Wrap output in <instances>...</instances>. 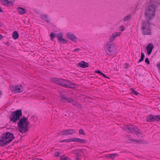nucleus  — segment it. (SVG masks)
Segmentation results:
<instances>
[{
  "instance_id": "obj_8",
  "label": "nucleus",
  "mask_w": 160,
  "mask_h": 160,
  "mask_svg": "<svg viewBox=\"0 0 160 160\" xmlns=\"http://www.w3.org/2000/svg\"><path fill=\"white\" fill-rule=\"evenodd\" d=\"M10 142L5 133H3L0 137V146H6Z\"/></svg>"
},
{
  "instance_id": "obj_9",
  "label": "nucleus",
  "mask_w": 160,
  "mask_h": 160,
  "mask_svg": "<svg viewBox=\"0 0 160 160\" xmlns=\"http://www.w3.org/2000/svg\"><path fill=\"white\" fill-rule=\"evenodd\" d=\"M23 90V87L21 85H13L11 88L12 92H14L15 93L21 92Z\"/></svg>"
},
{
  "instance_id": "obj_23",
  "label": "nucleus",
  "mask_w": 160,
  "mask_h": 160,
  "mask_svg": "<svg viewBox=\"0 0 160 160\" xmlns=\"http://www.w3.org/2000/svg\"><path fill=\"white\" fill-rule=\"evenodd\" d=\"M118 154L116 153L108 154L106 155L105 157L107 158H111L112 159H114L115 158V157Z\"/></svg>"
},
{
  "instance_id": "obj_44",
  "label": "nucleus",
  "mask_w": 160,
  "mask_h": 160,
  "mask_svg": "<svg viewBox=\"0 0 160 160\" xmlns=\"http://www.w3.org/2000/svg\"><path fill=\"white\" fill-rule=\"evenodd\" d=\"M74 138H71L69 139L70 141V142H75V139H74Z\"/></svg>"
},
{
  "instance_id": "obj_55",
  "label": "nucleus",
  "mask_w": 160,
  "mask_h": 160,
  "mask_svg": "<svg viewBox=\"0 0 160 160\" xmlns=\"http://www.w3.org/2000/svg\"><path fill=\"white\" fill-rule=\"evenodd\" d=\"M42 160V159H40V160Z\"/></svg>"
},
{
  "instance_id": "obj_38",
  "label": "nucleus",
  "mask_w": 160,
  "mask_h": 160,
  "mask_svg": "<svg viewBox=\"0 0 160 160\" xmlns=\"http://www.w3.org/2000/svg\"><path fill=\"white\" fill-rule=\"evenodd\" d=\"M129 67V64L127 63L125 64L124 66V68L125 69H128Z\"/></svg>"
},
{
  "instance_id": "obj_43",
  "label": "nucleus",
  "mask_w": 160,
  "mask_h": 160,
  "mask_svg": "<svg viewBox=\"0 0 160 160\" xmlns=\"http://www.w3.org/2000/svg\"><path fill=\"white\" fill-rule=\"evenodd\" d=\"M144 57H145V56H144V53L143 52H142L141 53V58H144Z\"/></svg>"
},
{
  "instance_id": "obj_11",
  "label": "nucleus",
  "mask_w": 160,
  "mask_h": 160,
  "mask_svg": "<svg viewBox=\"0 0 160 160\" xmlns=\"http://www.w3.org/2000/svg\"><path fill=\"white\" fill-rule=\"evenodd\" d=\"M76 132V131L74 129L63 130L60 132V134L62 135L68 136L72 135Z\"/></svg>"
},
{
  "instance_id": "obj_40",
  "label": "nucleus",
  "mask_w": 160,
  "mask_h": 160,
  "mask_svg": "<svg viewBox=\"0 0 160 160\" xmlns=\"http://www.w3.org/2000/svg\"><path fill=\"white\" fill-rule=\"evenodd\" d=\"M145 62L148 64H150V62L148 58H146L145 59Z\"/></svg>"
},
{
  "instance_id": "obj_15",
  "label": "nucleus",
  "mask_w": 160,
  "mask_h": 160,
  "mask_svg": "<svg viewBox=\"0 0 160 160\" xmlns=\"http://www.w3.org/2000/svg\"><path fill=\"white\" fill-rule=\"evenodd\" d=\"M5 133L10 142L14 139V136L12 133L8 132H5Z\"/></svg>"
},
{
  "instance_id": "obj_27",
  "label": "nucleus",
  "mask_w": 160,
  "mask_h": 160,
  "mask_svg": "<svg viewBox=\"0 0 160 160\" xmlns=\"http://www.w3.org/2000/svg\"><path fill=\"white\" fill-rule=\"evenodd\" d=\"M56 37L57 38L58 40V41L60 39H61L63 37V34L61 33H58L56 35Z\"/></svg>"
},
{
  "instance_id": "obj_17",
  "label": "nucleus",
  "mask_w": 160,
  "mask_h": 160,
  "mask_svg": "<svg viewBox=\"0 0 160 160\" xmlns=\"http://www.w3.org/2000/svg\"><path fill=\"white\" fill-rule=\"evenodd\" d=\"M149 2L150 4L157 7L160 4V0H149Z\"/></svg>"
},
{
  "instance_id": "obj_52",
  "label": "nucleus",
  "mask_w": 160,
  "mask_h": 160,
  "mask_svg": "<svg viewBox=\"0 0 160 160\" xmlns=\"http://www.w3.org/2000/svg\"><path fill=\"white\" fill-rule=\"evenodd\" d=\"M3 11H2L1 9V7H0V12H2Z\"/></svg>"
},
{
  "instance_id": "obj_4",
  "label": "nucleus",
  "mask_w": 160,
  "mask_h": 160,
  "mask_svg": "<svg viewBox=\"0 0 160 160\" xmlns=\"http://www.w3.org/2000/svg\"><path fill=\"white\" fill-rule=\"evenodd\" d=\"M22 110L21 109L17 110L12 112L10 117V121L16 123V122L20 120V118L22 115Z\"/></svg>"
},
{
  "instance_id": "obj_45",
  "label": "nucleus",
  "mask_w": 160,
  "mask_h": 160,
  "mask_svg": "<svg viewBox=\"0 0 160 160\" xmlns=\"http://www.w3.org/2000/svg\"><path fill=\"white\" fill-rule=\"evenodd\" d=\"M124 26H121L120 28V31H122L124 30Z\"/></svg>"
},
{
  "instance_id": "obj_56",
  "label": "nucleus",
  "mask_w": 160,
  "mask_h": 160,
  "mask_svg": "<svg viewBox=\"0 0 160 160\" xmlns=\"http://www.w3.org/2000/svg\"><path fill=\"white\" fill-rule=\"evenodd\" d=\"M0 160H1V159H0Z\"/></svg>"
},
{
  "instance_id": "obj_54",
  "label": "nucleus",
  "mask_w": 160,
  "mask_h": 160,
  "mask_svg": "<svg viewBox=\"0 0 160 160\" xmlns=\"http://www.w3.org/2000/svg\"><path fill=\"white\" fill-rule=\"evenodd\" d=\"M17 142H18V141H17V142H16V143H17Z\"/></svg>"
},
{
  "instance_id": "obj_33",
  "label": "nucleus",
  "mask_w": 160,
  "mask_h": 160,
  "mask_svg": "<svg viewBox=\"0 0 160 160\" xmlns=\"http://www.w3.org/2000/svg\"><path fill=\"white\" fill-rule=\"evenodd\" d=\"M61 154V153L60 152H55L54 153V156L57 157H58Z\"/></svg>"
},
{
  "instance_id": "obj_14",
  "label": "nucleus",
  "mask_w": 160,
  "mask_h": 160,
  "mask_svg": "<svg viewBox=\"0 0 160 160\" xmlns=\"http://www.w3.org/2000/svg\"><path fill=\"white\" fill-rule=\"evenodd\" d=\"M40 17L42 20L45 21L48 23L49 22L48 15L47 14H41L40 15Z\"/></svg>"
},
{
  "instance_id": "obj_24",
  "label": "nucleus",
  "mask_w": 160,
  "mask_h": 160,
  "mask_svg": "<svg viewBox=\"0 0 160 160\" xmlns=\"http://www.w3.org/2000/svg\"><path fill=\"white\" fill-rule=\"evenodd\" d=\"M12 36L15 39H17L19 36L18 32L16 31H14L12 33Z\"/></svg>"
},
{
  "instance_id": "obj_6",
  "label": "nucleus",
  "mask_w": 160,
  "mask_h": 160,
  "mask_svg": "<svg viewBox=\"0 0 160 160\" xmlns=\"http://www.w3.org/2000/svg\"><path fill=\"white\" fill-rule=\"evenodd\" d=\"M52 81L58 84L67 88L71 87L70 85H72L69 81L61 78H53Z\"/></svg>"
},
{
  "instance_id": "obj_12",
  "label": "nucleus",
  "mask_w": 160,
  "mask_h": 160,
  "mask_svg": "<svg viewBox=\"0 0 160 160\" xmlns=\"http://www.w3.org/2000/svg\"><path fill=\"white\" fill-rule=\"evenodd\" d=\"M67 36L68 38L73 42L77 41V38L74 34L72 32H68L67 34Z\"/></svg>"
},
{
  "instance_id": "obj_34",
  "label": "nucleus",
  "mask_w": 160,
  "mask_h": 160,
  "mask_svg": "<svg viewBox=\"0 0 160 160\" xmlns=\"http://www.w3.org/2000/svg\"><path fill=\"white\" fill-rule=\"evenodd\" d=\"M121 33L120 32H115L114 33H113V34L114 35L115 37L116 38V37L120 35Z\"/></svg>"
},
{
  "instance_id": "obj_31",
  "label": "nucleus",
  "mask_w": 160,
  "mask_h": 160,
  "mask_svg": "<svg viewBox=\"0 0 160 160\" xmlns=\"http://www.w3.org/2000/svg\"><path fill=\"white\" fill-rule=\"evenodd\" d=\"M79 134L82 135H85V134L83 130L82 129H80L79 130Z\"/></svg>"
},
{
  "instance_id": "obj_18",
  "label": "nucleus",
  "mask_w": 160,
  "mask_h": 160,
  "mask_svg": "<svg viewBox=\"0 0 160 160\" xmlns=\"http://www.w3.org/2000/svg\"><path fill=\"white\" fill-rule=\"evenodd\" d=\"M78 65L80 67L83 68L88 67L89 66L88 64V63L83 61L79 62L78 64Z\"/></svg>"
},
{
  "instance_id": "obj_3",
  "label": "nucleus",
  "mask_w": 160,
  "mask_h": 160,
  "mask_svg": "<svg viewBox=\"0 0 160 160\" xmlns=\"http://www.w3.org/2000/svg\"><path fill=\"white\" fill-rule=\"evenodd\" d=\"M156 7L153 5L150 4L145 8V14L148 19L151 20L154 17Z\"/></svg>"
},
{
  "instance_id": "obj_42",
  "label": "nucleus",
  "mask_w": 160,
  "mask_h": 160,
  "mask_svg": "<svg viewBox=\"0 0 160 160\" xmlns=\"http://www.w3.org/2000/svg\"><path fill=\"white\" fill-rule=\"evenodd\" d=\"M144 58H141L139 60V61H138V63H139L143 61Z\"/></svg>"
},
{
  "instance_id": "obj_2",
  "label": "nucleus",
  "mask_w": 160,
  "mask_h": 160,
  "mask_svg": "<svg viewBox=\"0 0 160 160\" xmlns=\"http://www.w3.org/2000/svg\"><path fill=\"white\" fill-rule=\"evenodd\" d=\"M122 128L129 133L134 132L138 137H142V136H141L142 134V132L140 129L138 128L135 126L132 125H128L123 126Z\"/></svg>"
},
{
  "instance_id": "obj_16",
  "label": "nucleus",
  "mask_w": 160,
  "mask_h": 160,
  "mask_svg": "<svg viewBox=\"0 0 160 160\" xmlns=\"http://www.w3.org/2000/svg\"><path fill=\"white\" fill-rule=\"evenodd\" d=\"M130 140L132 142H135L137 143H140L141 144H146L148 143L147 141H143L141 140H136L134 139H130Z\"/></svg>"
},
{
  "instance_id": "obj_50",
  "label": "nucleus",
  "mask_w": 160,
  "mask_h": 160,
  "mask_svg": "<svg viewBox=\"0 0 160 160\" xmlns=\"http://www.w3.org/2000/svg\"><path fill=\"white\" fill-rule=\"evenodd\" d=\"M60 142H65V140H62V141H59Z\"/></svg>"
},
{
  "instance_id": "obj_1",
  "label": "nucleus",
  "mask_w": 160,
  "mask_h": 160,
  "mask_svg": "<svg viewBox=\"0 0 160 160\" xmlns=\"http://www.w3.org/2000/svg\"><path fill=\"white\" fill-rule=\"evenodd\" d=\"M20 132L22 133L27 132L29 129L28 119L26 117H23L21 118L18 123Z\"/></svg>"
},
{
  "instance_id": "obj_46",
  "label": "nucleus",
  "mask_w": 160,
  "mask_h": 160,
  "mask_svg": "<svg viewBox=\"0 0 160 160\" xmlns=\"http://www.w3.org/2000/svg\"><path fill=\"white\" fill-rule=\"evenodd\" d=\"M80 50V49L79 48H77L74 49L73 50V52H76L77 51H79Z\"/></svg>"
},
{
  "instance_id": "obj_47",
  "label": "nucleus",
  "mask_w": 160,
  "mask_h": 160,
  "mask_svg": "<svg viewBox=\"0 0 160 160\" xmlns=\"http://www.w3.org/2000/svg\"><path fill=\"white\" fill-rule=\"evenodd\" d=\"M101 76H103V77H104L106 78H108V79H109V78L108 77H107L104 74V73H102V75Z\"/></svg>"
},
{
  "instance_id": "obj_26",
  "label": "nucleus",
  "mask_w": 160,
  "mask_h": 160,
  "mask_svg": "<svg viewBox=\"0 0 160 160\" xmlns=\"http://www.w3.org/2000/svg\"><path fill=\"white\" fill-rule=\"evenodd\" d=\"M154 121H160V115L154 116Z\"/></svg>"
},
{
  "instance_id": "obj_29",
  "label": "nucleus",
  "mask_w": 160,
  "mask_h": 160,
  "mask_svg": "<svg viewBox=\"0 0 160 160\" xmlns=\"http://www.w3.org/2000/svg\"><path fill=\"white\" fill-rule=\"evenodd\" d=\"M59 42H61L63 43H66L67 42V40L63 39L62 38L58 40Z\"/></svg>"
},
{
  "instance_id": "obj_19",
  "label": "nucleus",
  "mask_w": 160,
  "mask_h": 160,
  "mask_svg": "<svg viewBox=\"0 0 160 160\" xmlns=\"http://www.w3.org/2000/svg\"><path fill=\"white\" fill-rule=\"evenodd\" d=\"M69 103H72V105L74 106H76L77 107L80 108L81 107L80 105L77 102L74 101L73 99L71 98Z\"/></svg>"
},
{
  "instance_id": "obj_10",
  "label": "nucleus",
  "mask_w": 160,
  "mask_h": 160,
  "mask_svg": "<svg viewBox=\"0 0 160 160\" xmlns=\"http://www.w3.org/2000/svg\"><path fill=\"white\" fill-rule=\"evenodd\" d=\"M64 92H59V97L61 98V101L64 102H67L69 103L71 98L67 97L64 94Z\"/></svg>"
},
{
  "instance_id": "obj_22",
  "label": "nucleus",
  "mask_w": 160,
  "mask_h": 160,
  "mask_svg": "<svg viewBox=\"0 0 160 160\" xmlns=\"http://www.w3.org/2000/svg\"><path fill=\"white\" fill-rule=\"evenodd\" d=\"M17 10L18 13L20 14H23L26 13L25 10L22 8L18 7Z\"/></svg>"
},
{
  "instance_id": "obj_21",
  "label": "nucleus",
  "mask_w": 160,
  "mask_h": 160,
  "mask_svg": "<svg viewBox=\"0 0 160 160\" xmlns=\"http://www.w3.org/2000/svg\"><path fill=\"white\" fill-rule=\"evenodd\" d=\"M75 142H80L81 143H85L86 142V141L85 139L77 138H74Z\"/></svg>"
},
{
  "instance_id": "obj_13",
  "label": "nucleus",
  "mask_w": 160,
  "mask_h": 160,
  "mask_svg": "<svg viewBox=\"0 0 160 160\" xmlns=\"http://www.w3.org/2000/svg\"><path fill=\"white\" fill-rule=\"evenodd\" d=\"M154 48L153 45L151 43L148 44L146 47V50L148 55H149L151 53L153 49Z\"/></svg>"
},
{
  "instance_id": "obj_53",
  "label": "nucleus",
  "mask_w": 160,
  "mask_h": 160,
  "mask_svg": "<svg viewBox=\"0 0 160 160\" xmlns=\"http://www.w3.org/2000/svg\"><path fill=\"white\" fill-rule=\"evenodd\" d=\"M8 43L7 42V44L8 45H9L8 44Z\"/></svg>"
},
{
  "instance_id": "obj_28",
  "label": "nucleus",
  "mask_w": 160,
  "mask_h": 160,
  "mask_svg": "<svg viewBox=\"0 0 160 160\" xmlns=\"http://www.w3.org/2000/svg\"><path fill=\"white\" fill-rule=\"evenodd\" d=\"M115 38V37L114 35L113 34L109 38L110 42H112L114 41Z\"/></svg>"
},
{
  "instance_id": "obj_39",
  "label": "nucleus",
  "mask_w": 160,
  "mask_h": 160,
  "mask_svg": "<svg viewBox=\"0 0 160 160\" xmlns=\"http://www.w3.org/2000/svg\"><path fill=\"white\" fill-rule=\"evenodd\" d=\"M95 72H96L97 73H98L101 76L102 75V74L103 73L102 72H101V71H100L99 70H97V71H95Z\"/></svg>"
},
{
  "instance_id": "obj_25",
  "label": "nucleus",
  "mask_w": 160,
  "mask_h": 160,
  "mask_svg": "<svg viewBox=\"0 0 160 160\" xmlns=\"http://www.w3.org/2000/svg\"><path fill=\"white\" fill-rule=\"evenodd\" d=\"M131 17V15L130 14H128L124 18L123 21L125 22L128 21L130 19Z\"/></svg>"
},
{
  "instance_id": "obj_20",
  "label": "nucleus",
  "mask_w": 160,
  "mask_h": 160,
  "mask_svg": "<svg viewBox=\"0 0 160 160\" xmlns=\"http://www.w3.org/2000/svg\"><path fill=\"white\" fill-rule=\"evenodd\" d=\"M154 115H149L147 116L146 121L148 122H152L154 121Z\"/></svg>"
},
{
  "instance_id": "obj_32",
  "label": "nucleus",
  "mask_w": 160,
  "mask_h": 160,
  "mask_svg": "<svg viewBox=\"0 0 160 160\" xmlns=\"http://www.w3.org/2000/svg\"><path fill=\"white\" fill-rule=\"evenodd\" d=\"M76 157V160H81V155L79 154H77Z\"/></svg>"
},
{
  "instance_id": "obj_5",
  "label": "nucleus",
  "mask_w": 160,
  "mask_h": 160,
  "mask_svg": "<svg viewBox=\"0 0 160 160\" xmlns=\"http://www.w3.org/2000/svg\"><path fill=\"white\" fill-rule=\"evenodd\" d=\"M152 26L151 23L148 20L143 22L142 27V33L145 35H150L151 34L150 27Z\"/></svg>"
},
{
  "instance_id": "obj_35",
  "label": "nucleus",
  "mask_w": 160,
  "mask_h": 160,
  "mask_svg": "<svg viewBox=\"0 0 160 160\" xmlns=\"http://www.w3.org/2000/svg\"><path fill=\"white\" fill-rule=\"evenodd\" d=\"M55 35H54V34L52 33V32H51L50 34V37L51 39L52 40L55 37Z\"/></svg>"
},
{
  "instance_id": "obj_48",
  "label": "nucleus",
  "mask_w": 160,
  "mask_h": 160,
  "mask_svg": "<svg viewBox=\"0 0 160 160\" xmlns=\"http://www.w3.org/2000/svg\"><path fill=\"white\" fill-rule=\"evenodd\" d=\"M65 142H70V140L69 139H66V140H65Z\"/></svg>"
},
{
  "instance_id": "obj_36",
  "label": "nucleus",
  "mask_w": 160,
  "mask_h": 160,
  "mask_svg": "<svg viewBox=\"0 0 160 160\" xmlns=\"http://www.w3.org/2000/svg\"><path fill=\"white\" fill-rule=\"evenodd\" d=\"M60 160H71L70 158H68L67 157H62L61 158Z\"/></svg>"
},
{
  "instance_id": "obj_7",
  "label": "nucleus",
  "mask_w": 160,
  "mask_h": 160,
  "mask_svg": "<svg viewBox=\"0 0 160 160\" xmlns=\"http://www.w3.org/2000/svg\"><path fill=\"white\" fill-rule=\"evenodd\" d=\"M104 49L108 55H112L115 53L116 48L114 44L107 42L105 46Z\"/></svg>"
},
{
  "instance_id": "obj_30",
  "label": "nucleus",
  "mask_w": 160,
  "mask_h": 160,
  "mask_svg": "<svg viewBox=\"0 0 160 160\" xmlns=\"http://www.w3.org/2000/svg\"><path fill=\"white\" fill-rule=\"evenodd\" d=\"M132 91V92L133 93L134 95H137L138 94V93L134 89L132 88L131 89Z\"/></svg>"
},
{
  "instance_id": "obj_51",
  "label": "nucleus",
  "mask_w": 160,
  "mask_h": 160,
  "mask_svg": "<svg viewBox=\"0 0 160 160\" xmlns=\"http://www.w3.org/2000/svg\"><path fill=\"white\" fill-rule=\"evenodd\" d=\"M3 26V24L2 23H0V27H2Z\"/></svg>"
},
{
  "instance_id": "obj_49",
  "label": "nucleus",
  "mask_w": 160,
  "mask_h": 160,
  "mask_svg": "<svg viewBox=\"0 0 160 160\" xmlns=\"http://www.w3.org/2000/svg\"><path fill=\"white\" fill-rule=\"evenodd\" d=\"M3 36L2 35L0 34V40H1Z\"/></svg>"
},
{
  "instance_id": "obj_41",
  "label": "nucleus",
  "mask_w": 160,
  "mask_h": 160,
  "mask_svg": "<svg viewBox=\"0 0 160 160\" xmlns=\"http://www.w3.org/2000/svg\"><path fill=\"white\" fill-rule=\"evenodd\" d=\"M144 58H141L139 60V61H138V63H139L143 61Z\"/></svg>"
},
{
  "instance_id": "obj_37",
  "label": "nucleus",
  "mask_w": 160,
  "mask_h": 160,
  "mask_svg": "<svg viewBox=\"0 0 160 160\" xmlns=\"http://www.w3.org/2000/svg\"><path fill=\"white\" fill-rule=\"evenodd\" d=\"M2 2H4L7 4H9L10 3V2L8 0H1Z\"/></svg>"
}]
</instances>
